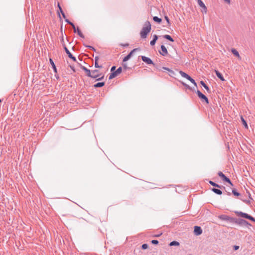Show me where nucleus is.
Segmentation results:
<instances>
[{
	"mask_svg": "<svg viewBox=\"0 0 255 255\" xmlns=\"http://www.w3.org/2000/svg\"><path fill=\"white\" fill-rule=\"evenodd\" d=\"M215 73L217 75V76L222 81H224L225 79L223 76V75L218 71L215 70Z\"/></svg>",
	"mask_w": 255,
	"mask_h": 255,
	"instance_id": "ddd939ff",
	"label": "nucleus"
},
{
	"mask_svg": "<svg viewBox=\"0 0 255 255\" xmlns=\"http://www.w3.org/2000/svg\"><path fill=\"white\" fill-rule=\"evenodd\" d=\"M58 7L59 8V11L61 13H62V12H64L62 9V8L60 6V4L58 3Z\"/></svg>",
	"mask_w": 255,
	"mask_h": 255,
	"instance_id": "a19ab883",
	"label": "nucleus"
},
{
	"mask_svg": "<svg viewBox=\"0 0 255 255\" xmlns=\"http://www.w3.org/2000/svg\"><path fill=\"white\" fill-rule=\"evenodd\" d=\"M161 235V234H160V235H156L154 237H159Z\"/></svg>",
	"mask_w": 255,
	"mask_h": 255,
	"instance_id": "13d9d810",
	"label": "nucleus"
},
{
	"mask_svg": "<svg viewBox=\"0 0 255 255\" xmlns=\"http://www.w3.org/2000/svg\"><path fill=\"white\" fill-rule=\"evenodd\" d=\"M70 24L72 26L73 28L75 26L72 22H71Z\"/></svg>",
	"mask_w": 255,
	"mask_h": 255,
	"instance_id": "603ef678",
	"label": "nucleus"
},
{
	"mask_svg": "<svg viewBox=\"0 0 255 255\" xmlns=\"http://www.w3.org/2000/svg\"><path fill=\"white\" fill-rule=\"evenodd\" d=\"M98 72V70H95L91 71V75H97L96 73Z\"/></svg>",
	"mask_w": 255,
	"mask_h": 255,
	"instance_id": "e433bc0d",
	"label": "nucleus"
},
{
	"mask_svg": "<svg viewBox=\"0 0 255 255\" xmlns=\"http://www.w3.org/2000/svg\"><path fill=\"white\" fill-rule=\"evenodd\" d=\"M212 191L214 193H215L218 195H221L222 193V191L220 189H218L213 188V189H212Z\"/></svg>",
	"mask_w": 255,
	"mask_h": 255,
	"instance_id": "4be33fe9",
	"label": "nucleus"
},
{
	"mask_svg": "<svg viewBox=\"0 0 255 255\" xmlns=\"http://www.w3.org/2000/svg\"><path fill=\"white\" fill-rule=\"evenodd\" d=\"M137 50H138V48H135V49H133L132 50H131L128 55H127L126 56H125L124 58L123 62H126V61H128L129 58H130V57H131L133 52L137 51Z\"/></svg>",
	"mask_w": 255,
	"mask_h": 255,
	"instance_id": "1a4fd4ad",
	"label": "nucleus"
},
{
	"mask_svg": "<svg viewBox=\"0 0 255 255\" xmlns=\"http://www.w3.org/2000/svg\"><path fill=\"white\" fill-rule=\"evenodd\" d=\"M200 84L201 85L207 90L208 92H210V90L209 87L206 85L205 82L203 81H200Z\"/></svg>",
	"mask_w": 255,
	"mask_h": 255,
	"instance_id": "f3484780",
	"label": "nucleus"
},
{
	"mask_svg": "<svg viewBox=\"0 0 255 255\" xmlns=\"http://www.w3.org/2000/svg\"><path fill=\"white\" fill-rule=\"evenodd\" d=\"M242 121L243 122V124H244L245 128H248V125H247V123L246 122L245 120L243 118H242Z\"/></svg>",
	"mask_w": 255,
	"mask_h": 255,
	"instance_id": "c9c22d12",
	"label": "nucleus"
},
{
	"mask_svg": "<svg viewBox=\"0 0 255 255\" xmlns=\"http://www.w3.org/2000/svg\"><path fill=\"white\" fill-rule=\"evenodd\" d=\"M123 66L124 68H125V69H128V68L126 63L123 64Z\"/></svg>",
	"mask_w": 255,
	"mask_h": 255,
	"instance_id": "c03bdc74",
	"label": "nucleus"
},
{
	"mask_svg": "<svg viewBox=\"0 0 255 255\" xmlns=\"http://www.w3.org/2000/svg\"><path fill=\"white\" fill-rule=\"evenodd\" d=\"M163 38H165V39H168V40H169V41H171V42H173V41H174L173 39V38H172V37H171L170 35H167V34H166V35H164L163 36Z\"/></svg>",
	"mask_w": 255,
	"mask_h": 255,
	"instance_id": "a211bd4d",
	"label": "nucleus"
},
{
	"mask_svg": "<svg viewBox=\"0 0 255 255\" xmlns=\"http://www.w3.org/2000/svg\"><path fill=\"white\" fill-rule=\"evenodd\" d=\"M190 81L192 83H193V84L195 86H197V84H196V83L195 81L193 78H192V79H191V80H190Z\"/></svg>",
	"mask_w": 255,
	"mask_h": 255,
	"instance_id": "4c0bfd02",
	"label": "nucleus"
},
{
	"mask_svg": "<svg viewBox=\"0 0 255 255\" xmlns=\"http://www.w3.org/2000/svg\"><path fill=\"white\" fill-rule=\"evenodd\" d=\"M246 219H249V220L255 222V219L253 217L250 216V215H248V216Z\"/></svg>",
	"mask_w": 255,
	"mask_h": 255,
	"instance_id": "2f4dec72",
	"label": "nucleus"
},
{
	"mask_svg": "<svg viewBox=\"0 0 255 255\" xmlns=\"http://www.w3.org/2000/svg\"><path fill=\"white\" fill-rule=\"evenodd\" d=\"M64 48L66 53L67 54L68 57L70 56V55H72L71 52L69 51V50L68 49V48L66 47L65 45H64Z\"/></svg>",
	"mask_w": 255,
	"mask_h": 255,
	"instance_id": "cd10ccee",
	"label": "nucleus"
},
{
	"mask_svg": "<svg viewBox=\"0 0 255 255\" xmlns=\"http://www.w3.org/2000/svg\"><path fill=\"white\" fill-rule=\"evenodd\" d=\"M151 243L153 244L157 245L158 243V241L157 240H152Z\"/></svg>",
	"mask_w": 255,
	"mask_h": 255,
	"instance_id": "ea45409f",
	"label": "nucleus"
},
{
	"mask_svg": "<svg viewBox=\"0 0 255 255\" xmlns=\"http://www.w3.org/2000/svg\"><path fill=\"white\" fill-rule=\"evenodd\" d=\"M198 3L199 5V6L202 8V10H201L202 12L204 13H206L207 11V8L204 3V2L202 1V0H197Z\"/></svg>",
	"mask_w": 255,
	"mask_h": 255,
	"instance_id": "423d86ee",
	"label": "nucleus"
},
{
	"mask_svg": "<svg viewBox=\"0 0 255 255\" xmlns=\"http://www.w3.org/2000/svg\"><path fill=\"white\" fill-rule=\"evenodd\" d=\"M180 244L177 241H172L171 242H170V243L169 244V246H179Z\"/></svg>",
	"mask_w": 255,
	"mask_h": 255,
	"instance_id": "412c9836",
	"label": "nucleus"
},
{
	"mask_svg": "<svg viewBox=\"0 0 255 255\" xmlns=\"http://www.w3.org/2000/svg\"><path fill=\"white\" fill-rule=\"evenodd\" d=\"M69 57L70 58H71V59H72L74 61H76V58L74 56H73L72 55H70V56H69Z\"/></svg>",
	"mask_w": 255,
	"mask_h": 255,
	"instance_id": "58836bf2",
	"label": "nucleus"
},
{
	"mask_svg": "<svg viewBox=\"0 0 255 255\" xmlns=\"http://www.w3.org/2000/svg\"><path fill=\"white\" fill-rule=\"evenodd\" d=\"M88 47H89L90 48H92L93 50H94V51L95 50V49H94V48H93V47L91 46H88Z\"/></svg>",
	"mask_w": 255,
	"mask_h": 255,
	"instance_id": "4d7b16f0",
	"label": "nucleus"
},
{
	"mask_svg": "<svg viewBox=\"0 0 255 255\" xmlns=\"http://www.w3.org/2000/svg\"><path fill=\"white\" fill-rule=\"evenodd\" d=\"M194 232L196 235L198 236L202 234V230L201 227H200L199 226H195Z\"/></svg>",
	"mask_w": 255,
	"mask_h": 255,
	"instance_id": "9d476101",
	"label": "nucleus"
},
{
	"mask_svg": "<svg viewBox=\"0 0 255 255\" xmlns=\"http://www.w3.org/2000/svg\"><path fill=\"white\" fill-rule=\"evenodd\" d=\"M235 213L239 216H241L243 218H247L248 215V214L247 213H244V212H239V211H236L235 212Z\"/></svg>",
	"mask_w": 255,
	"mask_h": 255,
	"instance_id": "f8f14e48",
	"label": "nucleus"
},
{
	"mask_svg": "<svg viewBox=\"0 0 255 255\" xmlns=\"http://www.w3.org/2000/svg\"><path fill=\"white\" fill-rule=\"evenodd\" d=\"M65 21L69 24H70V23L71 22L68 19H65Z\"/></svg>",
	"mask_w": 255,
	"mask_h": 255,
	"instance_id": "de8ad7c7",
	"label": "nucleus"
},
{
	"mask_svg": "<svg viewBox=\"0 0 255 255\" xmlns=\"http://www.w3.org/2000/svg\"><path fill=\"white\" fill-rule=\"evenodd\" d=\"M226 2H227L228 3H230V0H224Z\"/></svg>",
	"mask_w": 255,
	"mask_h": 255,
	"instance_id": "6e6d98bb",
	"label": "nucleus"
},
{
	"mask_svg": "<svg viewBox=\"0 0 255 255\" xmlns=\"http://www.w3.org/2000/svg\"><path fill=\"white\" fill-rule=\"evenodd\" d=\"M1 102V100H0V103Z\"/></svg>",
	"mask_w": 255,
	"mask_h": 255,
	"instance_id": "052dcab7",
	"label": "nucleus"
},
{
	"mask_svg": "<svg viewBox=\"0 0 255 255\" xmlns=\"http://www.w3.org/2000/svg\"><path fill=\"white\" fill-rule=\"evenodd\" d=\"M153 19L154 21L157 22L158 23H160L161 21V19L157 16H154L153 17Z\"/></svg>",
	"mask_w": 255,
	"mask_h": 255,
	"instance_id": "a878e982",
	"label": "nucleus"
},
{
	"mask_svg": "<svg viewBox=\"0 0 255 255\" xmlns=\"http://www.w3.org/2000/svg\"><path fill=\"white\" fill-rule=\"evenodd\" d=\"M157 39L158 36L156 35H154L153 39L150 42V44L152 46L154 45Z\"/></svg>",
	"mask_w": 255,
	"mask_h": 255,
	"instance_id": "2eb2a0df",
	"label": "nucleus"
},
{
	"mask_svg": "<svg viewBox=\"0 0 255 255\" xmlns=\"http://www.w3.org/2000/svg\"><path fill=\"white\" fill-rule=\"evenodd\" d=\"M233 222L236 223V224H238L240 226H251V225L247 221L242 219H235V220L233 221Z\"/></svg>",
	"mask_w": 255,
	"mask_h": 255,
	"instance_id": "f03ea898",
	"label": "nucleus"
},
{
	"mask_svg": "<svg viewBox=\"0 0 255 255\" xmlns=\"http://www.w3.org/2000/svg\"><path fill=\"white\" fill-rule=\"evenodd\" d=\"M58 15H59V17H60V13H59V11H58Z\"/></svg>",
	"mask_w": 255,
	"mask_h": 255,
	"instance_id": "bf43d9fd",
	"label": "nucleus"
},
{
	"mask_svg": "<svg viewBox=\"0 0 255 255\" xmlns=\"http://www.w3.org/2000/svg\"><path fill=\"white\" fill-rule=\"evenodd\" d=\"M117 75L116 74V73L115 72H113V73H112L110 76H109V79H113V78L115 77L116 76H117Z\"/></svg>",
	"mask_w": 255,
	"mask_h": 255,
	"instance_id": "7c9ffc66",
	"label": "nucleus"
},
{
	"mask_svg": "<svg viewBox=\"0 0 255 255\" xmlns=\"http://www.w3.org/2000/svg\"><path fill=\"white\" fill-rule=\"evenodd\" d=\"M141 248L143 250H145L148 248V245L146 244H144L142 245Z\"/></svg>",
	"mask_w": 255,
	"mask_h": 255,
	"instance_id": "f704fd0d",
	"label": "nucleus"
},
{
	"mask_svg": "<svg viewBox=\"0 0 255 255\" xmlns=\"http://www.w3.org/2000/svg\"><path fill=\"white\" fill-rule=\"evenodd\" d=\"M76 32H77V33L79 35V36H80L82 38L84 37V36L83 34H82V33L81 32V30L78 28H77Z\"/></svg>",
	"mask_w": 255,
	"mask_h": 255,
	"instance_id": "bb28decb",
	"label": "nucleus"
},
{
	"mask_svg": "<svg viewBox=\"0 0 255 255\" xmlns=\"http://www.w3.org/2000/svg\"><path fill=\"white\" fill-rule=\"evenodd\" d=\"M104 85H105V83L104 82H99V83H97V84H95L94 86L95 88L102 87Z\"/></svg>",
	"mask_w": 255,
	"mask_h": 255,
	"instance_id": "aec40b11",
	"label": "nucleus"
},
{
	"mask_svg": "<svg viewBox=\"0 0 255 255\" xmlns=\"http://www.w3.org/2000/svg\"><path fill=\"white\" fill-rule=\"evenodd\" d=\"M218 175L222 178V180L225 182H228L230 185H233L232 182L230 180V179L227 177L222 172L220 171L218 173Z\"/></svg>",
	"mask_w": 255,
	"mask_h": 255,
	"instance_id": "7ed1b4c3",
	"label": "nucleus"
},
{
	"mask_svg": "<svg viewBox=\"0 0 255 255\" xmlns=\"http://www.w3.org/2000/svg\"><path fill=\"white\" fill-rule=\"evenodd\" d=\"M150 30H151V24H150L149 21H146L145 22L140 32V37L142 38H145L146 37L148 33L150 31Z\"/></svg>",
	"mask_w": 255,
	"mask_h": 255,
	"instance_id": "f257e3e1",
	"label": "nucleus"
},
{
	"mask_svg": "<svg viewBox=\"0 0 255 255\" xmlns=\"http://www.w3.org/2000/svg\"><path fill=\"white\" fill-rule=\"evenodd\" d=\"M219 218L222 220L229 221L233 222V221L235 220V218H231L228 216L225 215H220L219 217Z\"/></svg>",
	"mask_w": 255,
	"mask_h": 255,
	"instance_id": "0eeeda50",
	"label": "nucleus"
},
{
	"mask_svg": "<svg viewBox=\"0 0 255 255\" xmlns=\"http://www.w3.org/2000/svg\"><path fill=\"white\" fill-rule=\"evenodd\" d=\"M95 67H96V68H101L102 66H100L98 64L99 57L98 56H96L95 57Z\"/></svg>",
	"mask_w": 255,
	"mask_h": 255,
	"instance_id": "dca6fc26",
	"label": "nucleus"
},
{
	"mask_svg": "<svg viewBox=\"0 0 255 255\" xmlns=\"http://www.w3.org/2000/svg\"><path fill=\"white\" fill-rule=\"evenodd\" d=\"M197 94L202 100L204 101L207 104L209 103V101L207 97L205 95L202 94L200 91L198 90L197 91Z\"/></svg>",
	"mask_w": 255,
	"mask_h": 255,
	"instance_id": "39448f33",
	"label": "nucleus"
},
{
	"mask_svg": "<svg viewBox=\"0 0 255 255\" xmlns=\"http://www.w3.org/2000/svg\"><path fill=\"white\" fill-rule=\"evenodd\" d=\"M70 24L72 26L73 28L75 26L72 22H71Z\"/></svg>",
	"mask_w": 255,
	"mask_h": 255,
	"instance_id": "5fc2aeb1",
	"label": "nucleus"
},
{
	"mask_svg": "<svg viewBox=\"0 0 255 255\" xmlns=\"http://www.w3.org/2000/svg\"><path fill=\"white\" fill-rule=\"evenodd\" d=\"M179 74H180V75L182 77H184V78H186V79H187V77L188 76V75L187 74L185 73V72H183V71H179Z\"/></svg>",
	"mask_w": 255,
	"mask_h": 255,
	"instance_id": "5701e85b",
	"label": "nucleus"
},
{
	"mask_svg": "<svg viewBox=\"0 0 255 255\" xmlns=\"http://www.w3.org/2000/svg\"><path fill=\"white\" fill-rule=\"evenodd\" d=\"M231 51L234 55H235L236 56H237L239 59H241V56L239 54V53L236 49L233 48V49H232Z\"/></svg>",
	"mask_w": 255,
	"mask_h": 255,
	"instance_id": "4468645a",
	"label": "nucleus"
},
{
	"mask_svg": "<svg viewBox=\"0 0 255 255\" xmlns=\"http://www.w3.org/2000/svg\"><path fill=\"white\" fill-rule=\"evenodd\" d=\"M70 24L72 26L73 28L75 26L72 22H71Z\"/></svg>",
	"mask_w": 255,
	"mask_h": 255,
	"instance_id": "864d4df0",
	"label": "nucleus"
},
{
	"mask_svg": "<svg viewBox=\"0 0 255 255\" xmlns=\"http://www.w3.org/2000/svg\"><path fill=\"white\" fill-rule=\"evenodd\" d=\"M187 79H188V80L190 81L191 79H192V78L190 76L188 75V76L187 77Z\"/></svg>",
	"mask_w": 255,
	"mask_h": 255,
	"instance_id": "8fccbe9b",
	"label": "nucleus"
},
{
	"mask_svg": "<svg viewBox=\"0 0 255 255\" xmlns=\"http://www.w3.org/2000/svg\"><path fill=\"white\" fill-rule=\"evenodd\" d=\"M162 69H164V70H166V71H168V72H169V70H170V69H169V68H167V67H163L162 68Z\"/></svg>",
	"mask_w": 255,
	"mask_h": 255,
	"instance_id": "37998d69",
	"label": "nucleus"
},
{
	"mask_svg": "<svg viewBox=\"0 0 255 255\" xmlns=\"http://www.w3.org/2000/svg\"><path fill=\"white\" fill-rule=\"evenodd\" d=\"M116 69V66H113L112 68H111V71H114Z\"/></svg>",
	"mask_w": 255,
	"mask_h": 255,
	"instance_id": "a18cd8bd",
	"label": "nucleus"
},
{
	"mask_svg": "<svg viewBox=\"0 0 255 255\" xmlns=\"http://www.w3.org/2000/svg\"><path fill=\"white\" fill-rule=\"evenodd\" d=\"M103 78H104V76H103L101 78H99L98 79H97V80H101L103 79Z\"/></svg>",
	"mask_w": 255,
	"mask_h": 255,
	"instance_id": "09e8293b",
	"label": "nucleus"
},
{
	"mask_svg": "<svg viewBox=\"0 0 255 255\" xmlns=\"http://www.w3.org/2000/svg\"><path fill=\"white\" fill-rule=\"evenodd\" d=\"M82 69L87 72V76L90 77L95 79L99 77V75H91V71L84 66H83Z\"/></svg>",
	"mask_w": 255,
	"mask_h": 255,
	"instance_id": "20e7f679",
	"label": "nucleus"
},
{
	"mask_svg": "<svg viewBox=\"0 0 255 255\" xmlns=\"http://www.w3.org/2000/svg\"><path fill=\"white\" fill-rule=\"evenodd\" d=\"M141 59L143 62H144L147 64H152L154 65V64L152 61V60L148 57H147L145 56H141Z\"/></svg>",
	"mask_w": 255,
	"mask_h": 255,
	"instance_id": "6e6552de",
	"label": "nucleus"
},
{
	"mask_svg": "<svg viewBox=\"0 0 255 255\" xmlns=\"http://www.w3.org/2000/svg\"><path fill=\"white\" fill-rule=\"evenodd\" d=\"M179 74H180V75L182 77H184V78H186V79H187V77L188 76V75L187 74L185 73V72H183V71H179Z\"/></svg>",
	"mask_w": 255,
	"mask_h": 255,
	"instance_id": "b1692460",
	"label": "nucleus"
},
{
	"mask_svg": "<svg viewBox=\"0 0 255 255\" xmlns=\"http://www.w3.org/2000/svg\"><path fill=\"white\" fill-rule=\"evenodd\" d=\"M122 71V68L121 67H119L117 70L115 71L116 74L118 75V74H120Z\"/></svg>",
	"mask_w": 255,
	"mask_h": 255,
	"instance_id": "c756f323",
	"label": "nucleus"
},
{
	"mask_svg": "<svg viewBox=\"0 0 255 255\" xmlns=\"http://www.w3.org/2000/svg\"><path fill=\"white\" fill-rule=\"evenodd\" d=\"M232 193L233 194L235 195V196H238L240 195V193L239 192H238L236 190H232Z\"/></svg>",
	"mask_w": 255,
	"mask_h": 255,
	"instance_id": "473e14b6",
	"label": "nucleus"
},
{
	"mask_svg": "<svg viewBox=\"0 0 255 255\" xmlns=\"http://www.w3.org/2000/svg\"><path fill=\"white\" fill-rule=\"evenodd\" d=\"M233 248L235 250H237L239 249V246L235 245L233 247Z\"/></svg>",
	"mask_w": 255,
	"mask_h": 255,
	"instance_id": "79ce46f5",
	"label": "nucleus"
},
{
	"mask_svg": "<svg viewBox=\"0 0 255 255\" xmlns=\"http://www.w3.org/2000/svg\"><path fill=\"white\" fill-rule=\"evenodd\" d=\"M49 61H50V63L51 64L54 72H57L56 67V66H55L53 61L51 59H50Z\"/></svg>",
	"mask_w": 255,
	"mask_h": 255,
	"instance_id": "6ab92c4d",
	"label": "nucleus"
},
{
	"mask_svg": "<svg viewBox=\"0 0 255 255\" xmlns=\"http://www.w3.org/2000/svg\"><path fill=\"white\" fill-rule=\"evenodd\" d=\"M161 52H160V54L161 55H162V56H165L167 54L168 51H167L166 48L165 47V46L164 45H162L161 46Z\"/></svg>",
	"mask_w": 255,
	"mask_h": 255,
	"instance_id": "9b49d317",
	"label": "nucleus"
},
{
	"mask_svg": "<svg viewBox=\"0 0 255 255\" xmlns=\"http://www.w3.org/2000/svg\"><path fill=\"white\" fill-rule=\"evenodd\" d=\"M61 14H62V15L64 19H66V15H65V13L64 12H62V13H61Z\"/></svg>",
	"mask_w": 255,
	"mask_h": 255,
	"instance_id": "49530a36",
	"label": "nucleus"
},
{
	"mask_svg": "<svg viewBox=\"0 0 255 255\" xmlns=\"http://www.w3.org/2000/svg\"><path fill=\"white\" fill-rule=\"evenodd\" d=\"M164 18L167 22V24L165 26H167V27L170 26V22L169 18L167 16H165Z\"/></svg>",
	"mask_w": 255,
	"mask_h": 255,
	"instance_id": "393cba45",
	"label": "nucleus"
},
{
	"mask_svg": "<svg viewBox=\"0 0 255 255\" xmlns=\"http://www.w3.org/2000/svg\"><path fill=\"white\" fill-rule=\"evenodd\" d=\"M73 29H74V32H76V30H77V28H76V27H74L73 28Z\"/></svg>",
	"mask_w": 255,
	"mask_h": 255,
	"instance_id": "3c124183",
	"label": "nucleus"
},
{
	"mask_svg": "<svg viewBox=\"0 0 255 255\" xmlns=\"http://www.w3.org/2000/svg\"><path fill=\"white\" fill-rule=\"evenodd\" d=\"M209 183L212 185V186H215V187H219L220 188V186L218 184L215 183V182L212 181H209Z\"/></svg>",
	"mask_w": 255,
	"mask_h": 255,
	"instance_id": "c85d7f7f",
	"label": "nucleus"
},
{
	"mask_svg": "<svg viewBox=\"0 0 255 255\" xmlns=\"http://www.w3.org/2000/svg\"><path fill=\"white\" fill-rule=\"evenodd\" d=\"M174 75V72L173 70L170 69L169 71V75L170 76H173Z\"/></svg>",
	"mask_w": 255,
	"mask_h": 255,
	"instance_id": "72a5a7b5",
	"label": "nucleus"
}]
</instances>
